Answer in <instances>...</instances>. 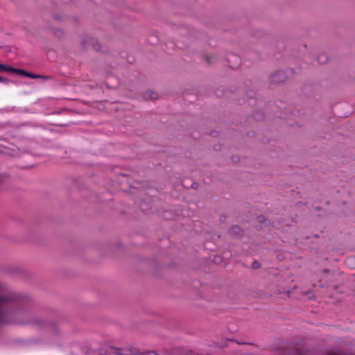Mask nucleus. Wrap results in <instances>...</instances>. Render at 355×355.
Listing matches in <instances>:
<instances>
[{"instance_id": "obj_7", "label": "nucleus", "mask_w": 355, "mask_h": 355, "mask_svg": "<svg viewBox=\"0 0 355 355\" xmlns=\"http://www.w3.org/2000/svg\"><path fill=\"white\" fill-rule=\"evenodd\" d=\"M318 61L320 64H325L328 61V57L326 54H321L318 57Z\"/></svg>"}, {"instance_id": "obj_12", "label": "nucleus", "mask_w": 355, "mask_h": 355, "mask_svg": "<svg viewBox=\"0 0 355 355\" xmlns=\"http://www.w3.org/2000/svg\"><path fill=\"white\" fill-rule=\"evenodd\" d=\"M0 83H6L7 80L3 78V77L0 76Z\"/></svg>"}, {"instance_id": "obj_11", "label": "nucleus", "mask_w": 355, "mask_h": 355, "mask_svg": "<svg viewBox=\"0 0 355 355\" xmlns=\"http://www.w3.org/2000/svg\"><path fill=\"white\" fill-rule=\"evenodd\" d=\"M327 355H345V354L343 353H337V352H330Z\"/></svg>"}, {"instance_id": "obj_1", "label": "nucleus", "mask_w": 355, "mask_h": 355, "mask_svg": "<svg viewBox=\"0 0 355 355\" xmlns=\"http://www.w3.org/2000/svg\"><path fill=\"white\" fill-rule=\"evenodd\" d=\"M19 302V297L10 292L0 282V324L10 322L14 309Z\"/></svg>"}, {"instance_id": "obj_10", "label": "nucleus", "mask_w": 355, "mask_h": 355, "mask_svg": "<svg viewBox=\"0 0 355 355\" xmlns=\"http://www.w3.org/2000/svg\"><path fill=\"white\" fill-rule=\"evenodd\" d=\"M259 267H260V264H259V262H257V261H254V262L252 263V268H255V269H256V268H259Z\"/></svg>"}, {"instance_id": "obj_14", "label": "nucleus", "mask_w": 355, "mask_h": 355, "mask_svg": "<svg viewBox=\"0 0 355 355\" xmlns=\"http://www.w3.org/2000/svg\"><path fill=\"white\" fill-rule=\"evenodd\" d=\"M148 355H157V354L153 351L148 352Z\"/></svg>"}, {"instance_id": "obj_3", "label": "nucleus", "mask_w": 355, "mask_h": 355, "mask_svg": "<svg viewBox=\"0 0 355 355\" xmlns=\"http://www.w3.org/2000/svg\"><path fill=\"white\" fill-rule=\"evenodd\" d=\"M15 73H17V74H19V75H23V76H25L26 77H29V78H42L41 76L34 75L33 73H28V72H26V71H25L24 70L17 69H16Z\"/></svg>"}, {"instance_id": "obj_8", "label": "nucleus", "mask_w": 355, "mask_h": 355, "mask_svg": "<svg viewBox=\"0 0 355 355\" xmlns=\"http://www.w3.org/2000/svg\"><path fill=\"white\" fill-rule=\"evenodd\" d=\"M232 232H234V234H239L241 232V228L238 226H234L232 227V230H231Z\"/></svg>"}, {"instance_id": "obj_6", "label": "nucleus", "mask_w": 355, "mask_h": 355, "mask_svg": "<svg viewBox=\"0 0 355 355\" xmlns=\"http://www.w3.org/2000/svg\"><path fill=\"white\" fill-rule=\"evenodd\" d=\"M157 94L152 91H148L144 95V98L146 99H155L157 98Z\"/></svg>"}, {"instance_id": "obj_2", "label": "nucleus", "mask_w": 355, "mask_h": 355, "mask_svg": "<svg viewBox=\"0 0 355 355\" xmlns=\"http://www.w3.org/2000/svg\"><path fill=\"white\" fill-rule=\"evenodd\" d=\"M286 75L283 71H279L271 76V82L274 83H279L284 82L286 80Z\"/></svg>"}, {"instance_id": "obj_13", "label": "nucleus", "mask_w": 355, "mask_h": 355, "mask_svg": "<svg viewBox=\"0 0 355 355\" xmlns=\"http://www.w3.org/2000/svg\"><path fill=\"white\" fill-rule=\"evenodd\" d=\"M98 47H100V45H99L98 44H97V43H96V44H95L94 45V48L96 50H99V48H98Z\"/></svg>"}, {"instance_id": "obj_4", "label": "nucleus", "mask_w": 355, "mask_h": 355, "mask_svg": "<svg viewBox=\"0 0 355 355\" xmlns=\"http://www.w3.org/2000/svg\"><path fill=\"white\" fill-rule=\"evenodd\" d=\"M345 264L347 266L351 268H355V257H349L345 260Z\"/></svg>"}, {"instance_id": "obj_5", "label": "nucleus", "mask_w": 355, "mask_h": 355, "mask_svg": "<svg viewBox=\"0 0 355 355\" xmlns=\"http://www.w3.org/2000/svg\"><path fill=\"white\" fill-rule=\"evenodd\" d=\"M16 69L9 67L6 64H0V71L15 73Z\"/></svg>"}, {"instance_id": "obj_9", "label": "nucleus", "mask_w": 355, "mask_h": 355, "mask_svg": "<svg viewBox=\"0 0 355 355\" xmlns=\"http://www.w3.org/2000/svg\"><path fill=\"white\" fill-rule=\"evenodd\" d=\"M214 56H211V57H207L206 58V60H207V62L209 64H212L214 63V61L212 60L214 59Z\"/></svg>"}, {"instance_id": "obj_15", "label": "nucleus", "mask_w": 355, "mask_h": 355, "mask_svg": "<svg viewBox=\"0 0 355 355\" xmlns=\"http://www.w3.org/2000/svg\"><path fill=\"white\" fill-rule=\"evenodd\" d=\"M189 354H190V355H195V352H193L192 351L190 352ZM196 355H198V354H197Z\"/></svg>"}]
</instances>
